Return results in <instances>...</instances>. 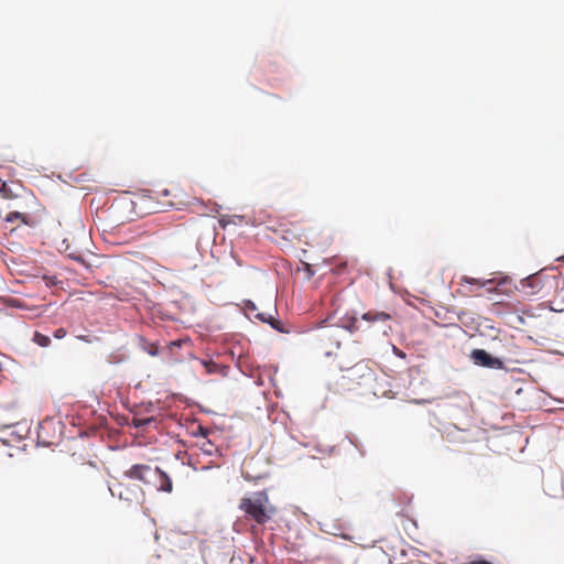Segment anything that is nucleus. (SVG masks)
Segmentation results:
<instances>
[{"label":"nucleus","mask_w":564,"mask_h":564,"mask_svg":"<svg viewBox=\"0 0 564 564\" xmlns=\"http://www.w3.org/2000/svg\"><path fill=\"white\" fill-rule=\"evenodd\" d=\"M154 419L153 417H147V419H134L133 420V425L135 427H142V426H145L148 424H150L151 422H153Z\"/></svg>","instance_id":"4468645a"},{"label":"nucleus","mask_w":564,"mask_h":564,"mask_svg":"<svg viewBox=\"0 0 564 564\" xmlns=\"http://www.w3.org/2000/svg\"><path fill=\"white\" fill-rule=\"evenodd\" d=\"M337 333L338 330L337 329H330V330H327L325 332L322 336H321V348L322 350L324 351V354L326 356H330L332 355V350H328L326 348V346L324 345V340L327 339L329 341H332V345L335 347V348H339V340H338V336H337Z\"/></svg>","instance_id":"423d86ee"},{"label":"nucleus","mask_w":564,"mask_h":564,"mask_svg":"<svg viewBox=\"0 0 564 564\" xmlns=\"http://www.w3.org/2000/svg\"><path fill=\"white\" fill-rule=\"evenodd\" d=\"M238 508L245 513L246 519L252 520L259 525H264L276 510L264 490L245 496L241 498Z\"/></svg>","instance_id":"f257e3e1"},{"label":"nucleus","mask_w":564,"mask_h":564,"mask_svg":"<svg viewBox=\"0 0 564 564\" xmlns=\"http://www.w3.org/2000/svg\"><path fill=\"white\" fill-rule=\"evenodd\" d=\"M32 340L40 347H47L51 344V338L40 332H34Z\"/></svg>","instance_id":"9d476101"},{"label":"nucleus","mask_w":564,"mask_h":564,"mask_svg":"<svg viewBox=\"0 0 564 564\" xmlns=\"http://www.w3.org/2000/svg\"><path fill=\"white\" fill-rule=\"evenodd\" d=\"M18 219H21L23 223H26L25 216L19 212H11L6 216V220L9 223H13Z\"/></svg>","instance_id":"ddd939ff"},{"label":"nucleus","mask_w":564,"mask_h":564,"mask_svg":"<svg viewBox=\"0 0 564 564\" xmlns=\"http://www.w3.org/2000/svg\"><path fill=\"white\" fill-rule=\"evenodd\" d=\"M346 268V264L343 263L340 265H338L336 269H335V273L339 274L344 271V269Z\"/></svg>","instance_id":"aec40b11"},{"label":"nucleus","mask_w":564,"mask_h":564,"mask_svg":"<svg viewBox=\"0 0 564 564\" xmlns=\"http://www.w3.org/2000/svg\"><path fill=\"white\" fill-rule=\"evenodd\" d=\"M147 351L152 355V356H155L158 354V347L154 345V344H151L149 346V348L147 349Z\"/></svg>","instance_id":"a211bd4d"},{"label":"nucleus","mask_w":564,"mask_h":564,"mask_svg":"<svg viewBox=\"0 0 564 564\" xmlns=\"http://www.w3.org/2000/svg\"><path fill=\"white\" fill-rule=\"evenodd\" d=\"M469 564H492V563L485 561V560H479V561H471Z\"/></svg>","instance_id":"5701e85b"},{"label":"nucleus","mask_w":564,"mask_h":564,"mask_svg":"<svg viewBox=\"0 0 564 564\" xmlns=\"http://www.w3.org/2000/svg\"><path fill=\"white\" fill-rule=\"evenodd\" d=\"M341 327L347 329L350 333L357 332V318L356 317H347L341 321Z\"/></svg>","instance_id":"9b49d317"},{"label":"nucleus","mask_w":564,"mask_h":564,"mask_svg":"<svg viewBox=\"0 0 564 564\" xmlns=\"http://www.w3.org/2000/svg\"><path fill=\"white\" fill-rule=\"evenodd\" d=\"M199 448L204 454L209 456L217 452L216 445L212 441L207 440V437L203 438L202 443L199 444Z\"/></svg>","instance_id":"1a4fd4ad"},{"label":"nucleus","mask_w":564,"mask_h":564,"mask_svg":"<svg viewBox=\"0 0 564 564\" xmlns=\"http://www.w3.org/2000/svg\"><path fill=\"white\" fill-rule=\"evenodd\" d=\"M67 335V330L63 327L61 328H57L54 330L53 333V336L56 338V339H62L64 338L65 336Z\"/></svg>","instance_id":"2eb2a0df"},{"label":"nucleus","mask_w":564,"mask_h":564,"mask_svg":"<svg viewBox=\"0 0 564 564\" xmlns=\"http://www.w3.org/2000/svg\"><path fill=\"white\" fill-rule=\"evenodd\" d=\"M339 368L341 371L346 372L343 378L348 381L358 382V380L371 375V369L362 361H358L351 367H344L343 365H339Z\"/></svg>","instance_id":"20e7f679"},{"label":"nucleus","mask_w":564,"mask_h":564,"mask_svg":"<svg viewBox=\"0 0 564 564\" xmlns=\"http://www.w3.org/2000/svg\"><path fill=\"white\" fill-rule=\"evenodd\" d=\"M142 495L141 489L137 488V490L133 492L134 500L139 501V497Z\"/></svg>","instance_id":"412c9836"},{"label":"nucleus","mask_w":564,"mask_h":564,"mask_svg":"<svg viewBox=\"0 0 564 564\" xmlns=\"http://www.w3.org/2000/svg\"><path fill=\"white\" fill-rule=\"evenodd\" d=\"M202 365L207 373L224 372L225 368L213 360H203Z\"/></svg>","instance_id":"6e6552de"},{"label":"nucleus","mask_w":564,"mask_h":564,"mask_svg":"<svg viewBox=\"0 0 564 564\" xmlns=\"http://www.w3.org/2000/svg\"><path fill=\"white\" fill-rule=\"evenodd\" d=\"M487 283H490V281H481V280L474 279V278H470V276H467V275H464V276L460 278V285H464V284H475L478 288H484Z\"/></svg>","instance_id":"f8f14e48"},{"label":"nucleus","mask_w":564,"mask_h":564,"mask_svg":"<svg viewBox=\"0 0 564 564\" xmlns=\"http://www.w3.org/2000/svg\"><path fill=\"white\" fill-rule=\"evenodd\" d=\"M219 224H220L223 227H225V226H226L225 220H224L223 218L219 220Z\"/></svg>","instance_id":"a878e982"},{"label":"nucleus","mask_w":564,"mask_h":564,"mask_svg":"<svg viewBox=\"0 0 564 564\" xmlns=\"http://www.w3.org/2000/svg\"><path fill=\"white\" fill-rule=\"evenodd\" d=\"M156 475L152 476L150 485L153 486L158 491L171 492L173 490V484L171 478L159 467H155Z\"/></svg>","instance_id":"39448f33"},{"label":"nucleus","mask_w":564,"mask_h":564,"mask_svg":"<svg viewBox=\"0 0 564 564\" xmlns=\"http://www.w3.org/2000/svg\"><path fill=\"white\" fill-rule=\"evenodd\" d=\"M156 475L155 467L145 464H135L124 471V476L130 479L140 480L145 485H150L152 476Z\"/></svg>","instance_id":"f03ea898"},{"label":"nucleus","mask_w":564,"mask_h":564,"mask_svg":"<svg viewBox=\"0 0 564 564\" xmlns=\"http://www.w3.org/2000/svg\"><path fill=\"white\" fill-rule=\"evenodd\" d=\"M79 339L89 343V339L86 336H78Z\"/></svg>","instance_id":"393cba45"},{"label":"nucleus","mask_w":564,"mask_h":564,"mask_svg":"<svg viewBox=\"0 0 564 564\" xmlns=\"http://www.w3.org/2000/svg\"><path fill=\"white\" fill-rule=\"evenodd\" d=\"M270 324L272 325L273 328L282 332V328L279 326V324H280L279 321H275V319L271 318Z\"/></svg>","instance_id":"6ab92c4d"},{"label":"nucleus","mask_w":564,"mask_h":564,"mask_svg":"<svg viewBox=\"0 0 564 564\" xmlns=\"http://www.w3.org/2000/svg\"><path fill=\"white\" fill-rule=\"evenodd\" d=\"M361 318L369 323H387L391 319V316L386 312L369 311L365 313Z\"/></svg>","instance_id":"0eeeda50"},{"label":"nucleus","mask_w":564,"mask_h":564,"mask_svg":"<svg viewBox=\"0 0 564 564\" xmlns=\"http://www.w3.org/2000/svg\"><path fill=\"white\" fill-rule=\"evenodd\" d=\"M119 498L120 499H126V500H133L131 497L128 496V494L124 496V492L123 491H120L119 492Z\"/></svg>","instance_id":"4be33fe9"},{"label":"nucleus","mask_w":564,"mask_h":564,"mask_svg":"<svg viewBox=\"0 0 564 564\" xmlns=\"http://www.w3.org/2000/svg\"><path fill=\"white\" fill-rule=\"evenodd\" d=\"M470 358L475 365L490 368V369H502L503 362L499 358L492 357L484 349H474L470 354Z\"/></svg>","instance_id":"7ed1b4c3"},{"label":"nucleus","mask_w":564,"mask_h":564,"mask_svg":"<svg viewBox=\"0 0 564 564\" xmlns=\"http://www.w3.org/2000/svg\"><path fill=\"white\" fill-rule=\"evenodd\" d=\"M195 435H200L203 438H206L208 435V430L203 426H198V432Z\"/></svg>","instance_id":"dca6fc26"},{"label":"nucleus","mask_w":564,"mask_h":564,"mask_svg":"<svg viewBox=\"0 0 564 564\" xmlns=\"http://www.w3.org/2000/svg\"><path fill=\"white\" fill-rule=\"evenodd\" d=\"M69 258L76 260V261H83V256L75 253L74 251H70L67 253Z\"/></svg>","instance_id":"f3484780"},{"label":"nucleus","mask_w":564,"mask_h":564,"mask_svg":"<svg viewBox=\"0 0 564 564\" xmlns=\"http://www.w3.org/2000/svg\"><path fill=\"white\" fill-rule=\"evenodd\" d=\"M14 424H15V422H7V423L1 424V427L7 429V427L13 426Z\"/></svg>","instance_id":"b1692460"}]
</instances>
